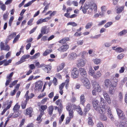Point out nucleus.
Wrapping results in <instances>:
<instances>
[{
	"label": "nucleus",
	"instance_id": "69168bd1",
	"mask_svg": "<svg viewBox=\"0 0 127 127\" xmlns=\"http://www.w3.org/2000/svg\"><path fill=\"white\" fill-rule=\"evenodd\" d=\"M12 80V79H7L5 84V85L7 86L8 85Z\"/></svg>",
	"mask_w": 127,
	"mask_h": 127
},
{
	"label": "nucleus",
	"instance_id": "052dcab7",
	"mask_svg": "<svg viewBox=\"0 0 127 127\" xmlns=\"http://www.w3.org/2000/svg\"><path fill=\"white\" fill-rule=\"evenodd\" d=\"M106 22V20H103L100 22L97 25L98 26H100L103 25Z\"/></svg>",
	"mask_w": 127,
	"mask_h": 127
},
{
	"label": "nucleus",
	"instance_id": "39448f33",
	"mask_svg": "<svg viewBox=\"0 0 127 127\" xmlns=\"http://www.w3.org/2000/svg\"><path fill=\"white\" fill-rule=\"evenodd\" d=\"M86 61L82 59H79L77 61V66L78 67H83L85 65Z\"/></svg>",
	"mask_w": 127,
	"mask_h": 127
},
{
	"label": "nucleus",
	"instance_id": "58836bf2",
	"mask_svg": "<svg viewBox=\"0 0 127 127\" xmlns=\"http://www.w3.org/2000/svg\"><path fill=\"white\" fill-rule=\"evenodd\" d=\"M27 103V102L24 101L22 102L21 106L23 109H24L26 108Z\"/></svg>",
	"mask_w": 127,
	"mask_h": 127
},
{
	"label": "nucleus",
	"instance_id": "c03bdc74",
	"mask_svg": "<svg viewBox=\"0 0 127 127\" xmlns=\"http://www.w3.org/2000/svg\"><path fill=\"white\" fill-rule=\"evenodd\" d=\"M70 25L73 27L76 26L77 25L74 22H69L67 24V25Z\"/></svg>",
	"mask_w": 127,
	"mask_h": 127
},
{
	"label": "nucleus",
	"instance_id": "4c0bfd02",
	"mask_svg": "<svg viewBox=\"0 0 127 127\" xmlns=\"http://www.w3.org/2000/svg\"><path fill=\"white\" fill-rule=\"evenodd\" d=\"M0 8L2 10L4 11L6 9V7L4 4L1 2L0 4Z\"/></svg>",
	"mask_w": 127,
	"mask_h": 127
},
{
	"label": "nucleus",
	"instance_id": "4d7b16f0",
	"mask_svg": "<svg viewBox=\"0 0 127 127\" xmlns=\"http://www.w3.org/2000/svg\"><path fill=\"white\" fill-rule=\"evenodd\" d=\"M12 61V60L10 59L8 61H6L5 62L4 64V66H6L9 64V63H11Z\"/></svg>",
	"mask_w": 127,
	"mask_h": 127
},
{
	"label": "nucleus",
	"instance_id": "f3484780",
	"mask_svg": "<svg viewBox=\"0 0 127 127\" xmlns=\"http://www.w3.org/2000/svg\"><path fill=\"white\" fill-rule=\"evenodd\" d=\"M101 75V72L99 71H97L96 73L94 74L93 77L95 79H98L100 78Z\"/></svg>",
	"mask_w": 127,
	"mask_h": 127
},
{
	"label": "nucleus",
	"instance_id": "5701e85b",
	"mask_svg": "<svg viewBox=\"0 0 127 127\" xmlns=\"http://www.w3.org/2000/svg\"><path fill=\"white\" fill-rule=\"evenodd\" d=\"M48 114L51 116L53 114V112L54 110V107L53 105H51L48 107Z\"/></svg>",
	"mask_w": 127,
	"mask_h": 127
},
{
	"label": "nucleus",
	"instance_id": "ddd939ff",
	"mask_svg": "<svg viewBox=\"0 0 127 127\" xmlns=\"http://www.w3.org/2000/svg\"><path fill=\"white\" fill-rule=\"evenodd\" d=\"M118 79L115 77L113 78V80L112 81V84L111 85V87L113 88H115L116 87L118 84Z\"/></svg>",
	"mask_w": 127,
	"mask_h": 127
},
{
	"label": "nucleus",
	"instance_id": "9b49d317",
	"mask_svg": "<svg viewBox=\"0 0 127 127\" xmlns=\"http://www.w3.org/2000/svg\"><path fill=\"white\" fill-rule=\"evenodd\" d=\"M69 48V46L67 45H63L62 46L60 47L58 49V50L61 52H64L66 51Z\"/></svg>",
	"mask_w": 127,
	"mask_h": 127
},
{
	"label": "nucleus",
	"instance_id": "864d4df0",
	"mask_svg": "<svg viewBox=\"0 0 127 127\" xmlns=\"http://www.w3.org/2000/svg\"><path fill=\"white\" fill-rule=\"evenodd\" d=\"M14 17L13 16H11L10 17L9 22V26H11V23L14 19Z\"/></svg>",
	"mask_w": 127,
	"mask_h": 127
},
{
	"label": "nucleus",
	"instance_id": "bb28decb",
	"mask_svg": "<svg viewBox=\"0 0 127 127\" xmlns=\"http://www.w3.org/2000/svg\"><path fill=\"white\" fill-rule=\"evenodd\" d=\"M116 109L119 117L124 114L123 112L120 109L118 108H116Z\"/></svg>",
	"mask_w": 127,
	"mask_h": 127
},
{
	"label": "nucleus",
	"instance_id": "f8f14e48",
	"mask_svg": "<svg viewBox=\"0 0 127 127\" xmlns=\"http://www.w3.org/2000/svg\"><path fill=\"white\" fill-rule=\"evenodd\" d=\"M47 108L46 105H42L39 109V111L40 113L41 114L44 115V111Z\"/></svg>",
	"mask_w": 127,
	"mask_h": 127
},
{
	"label": "nucleus",
	"instance_id": "f704fd0d",
	"mask_svg": "<svg viewBox=\"0 0 127 127\" xmlns=\"http://www.w3.org/2000/svg\"><path fill=\"white\" fill-rule=\"evenodd\" d=\"M115 90L114 88L112 87H110L109 88V93L111 95H113L115 92Z\"/></svg>",
	"mask_w": 127,
	"mask_h": 127
},
{
	"label": "nucleus",
	"instance_id": "aec40b11",
	"mask_svg": "<svg viewBox=\"0 0 127 127\" xmlns=\"http://www.w3.org/2000/svg\"><path fill=\"white\" fill-rule=\"evenodd\" d=\"M20 107V105H19L18 103H17L14 106L13 109L14 112H18L19 109Z\"/></svg>",
	"mask_w": 127,
	"mask_h": 127
},
{
	"label": "nucleus",
	"instance_id": "4468645a",
	"mask_svg": "<svg viewBox=\"0 0 127 127\" xmlns=\"http://www.w3.org/2000/svg\"><path fill=\"white\" fill-rule=\"evenodd\" d=\"M12 102V101H11L9 102L8 103V105H7L6 108H4L3 110L1 113L2 115H3L4 114L7 110L9 109L11 106Z\"/></svg>",
	"mask_w": 127,
	"mask_h": 127
},
{
	"label": "nucleus",
	"instance_id": "1a4fd4ad",
	"mask_svg": "<svg viewBox=\"0 0 127 127\" xmlns=\"http://www.w3.org/2000/svg\"><path fill=\"white\" fill-rule=\"evenodd\" d=\"M16 34V33L15 32H14L10 34L6 40L5 43L7 44L9 40L13 38L15 36Z\"/></svg>",
	"mask_w": 127,
	"mask_h": 127
},
{
	"label": "nucleus",
	"instance_id": "2f4dec72",
	"mask_svg": "<svg viewBox=\"0 0 127 127\" xmlns=\"http://www.w3.org/2000/svg\"><path fill=\"white\" fill-rule=\"evenodd\" d=\"M64 63H63L60 65L59 67L57 68V71L58 72L63 68L64 66Z\"/></svg>",
	"mask_w": 127,
	"mask_h": 127
},
{
	"label": "nucleus",
	"instance_id": "c9c22d12",
	"mask_svg": "<svg viewBox=\"0 0 127 127\" xmlns=\"http://www.w3.org/2000/svg\"><path fill=\"white\" fill-rule=\"evenodd\" d=\"M93 25V23L92 22H89L86 24L85 28L86 29H89L91 28Z\"/></svg>",
	"mask_w": 127,
	"mask_h": 127
},
{
	"label": "nucleus",
	"instance_id": "338daca9",
	"mask_svg": "<svg viewBox=\"0 0 127 127\" xmlns=\"http://www.w3.org/2000/svg\"><path fill=\"white\" fill-rule=\"evenodd\" d=\"M69 82V79H67L66 80L64 83L65 85V86L67 88L68 86V84Z\"/></svg>",
	"mask_w": 127,
	"mask_h": 127
},
{
	"label": "nucleus",
	"instance_id": "0eeeda50",
	"mask_svg": "<svg viewBox=\"0 0 127 127\" xmlns=\"http://www.w3.org/2000/svg\"><path fill=\"white\" fill-rule=\"evenodd\" d=\"M93 107L94 109L96 111L98 110L99 106V103L98 101L96 99L94 100L93 101Z\"/></svg>",
	"mask_w": 127,
	"mask_h": 127
},
{
	"label": "nucleus",
	"instance_id": "4be33fe9",
	"mask_svg": "<svg viewBox=\"0 0 127 127\" xmlns=\"http://www.w3.org/2000/svg\"><path fill=\"white\" fill-rule=\"evenodd\" d=\"M80 101L81 103L83 104L86 101V99L84 95H81L80 97Z\"/></svg>",
	"mask_w": 127,
	"mask_h": 127
},
{
	"label": "nucleus",
	"instance_id": "393cba45",
	"mask_svg": "<svg viewBox=\"0 0 127 127\" xmlns=\"http://www.w3.org/2000/svg\"><path fill=\"white\" fill-rule=\"evenodd\" d=\"M62 100L60 99H59L55 102V104L57 105H59L61 108L63 107V105L62 104Z\"/></svg>",
	"mask_w": 127,
	"mask_h": 127
},
{
	"label": "nucleus",
	"instance_id": "a878e982",
	"mask_svg": "<svg viewBox=\"0 0 127 127\" xmlns=\"http://www.w3.org/2000/svg\"><path fill=\"white\" fill-rule=\"evenodd\" d=\"M69 38L68 37H65L63 38L59 41V42L60 43H64L67 41L69 40Z\"/></svg>",
	"mask_w": 127,
	"mask_h": 127
},
{
	"label": "nucleus",
	"instance_id": "b1692460",
	"mask_svg": "<svg viewBox=\"0 0 127 127\" xmlns=\"http://www.w3.org/2000/svg\"><path fill=\"white\" fill-rule=\"evenodd\" d=\"M88 72L89 74L93 77L95 73V71L91 66L89 67Z\"/></svg>",
	"mask_w": 127,
	"mask_h": 127
},
{
	"label": "nucleus",
	"instance_id": "cd10ccee",
	"mask_svg": "<svg viewBox=\"0 0 127 127\" xmlns=\"http://www.w3.org/2000/svg\"><path fill=\"white\" fill-rule=\"evenodd\" d=\"M33 111L32 109V108L29 107L26 110V114L28 115H30Z\"/></svg>",
	"mask_w": 127,
	"mask_h": 127
},
{
	"label": "nucleus",
	"instance_id": "0e129e2a",
	"mask_svg": "<svg viewBox=\"0 0 127 127\" xmlns=\"http://www.w3.org/2000/svg\"><path fill=\"white\" fill-rule=\"evenodd\" d=\"M118 97L120 100H121L123 99V95L121 92L119 93Z\"/></svg>",
	"mask_w": 127,
	"mask_h": 127
},
{
	"label": "nucleus",
	"instance_id": "774afa93",
	"mask_svg": "<svg viewBox=\"0 0 127 127\" xmlns=\"http://www.w3.org/2000/svg\"><path fill=\"white\" fill-rule=\"evenodd\" d=\"M97 127H104L103 125L101 122H99L97 125Z\"/></svg>",
	"mask_w": 127,
	"mask_h": 127
},
{
	"label": "nucleus",
	"instance_id": "f03ea898",
	"mask_svg": "<svg viewBox=\"0 0 127 127\" xmlns=\"http://www.w3.org/2000/svg\"><path fill=\"white\" fill-rule=\"evenodd\" d=\"M81 81L83 83L84 86L87 88L88 89L90 88L91 86L90 82L87 77L82 78Z\"/></svg>",
	"mask_w": 127,
	"mask_h": 127
},
{
	"label": "nucleus",
	"instance_id": "ea45409f",
	"mask_svg": "<svg viewBox=\"0 0 127 127\" xmlns=\"http://www.w3.org/2000/svg\"><path fill=\"white\" fill-rule=\"evenodd\" d=\"M69 115L70 118H72L73 117V111L72 109H70L69 110Z\"/></svg>",
	"mask_w": 127,
	"mask_h": 127
},
{
	"label": "nucleus",
	"instance_id": "412c9836",
	"mask_svg": "<svg viewBox=\"0 0 127 127\" xmlns=\"http://www.w3.org/2000/svg\"><path fill=\"white\" fill-rule=\"evenodd\" d=\"M92 61L94 64L97 65L101 63V60L100 59L96 58L93 59Z\"/></svg>",
	"mask_w": 127,
	"mask_h": 127
},
{
	"label": "nucleus",
	"instance_id": "09e8293b",
	"mask_svg": "<svg viewBox=\"0 0 127 127\" xmlns=\"http://www.w3.org/2000/svg\"><path fill=\"white\" fill-rule=\"evenodd\" d=\"M20 37V35L19 34L17 35L14 39L13 41V43H15L16 41H17Z\"/></svg>",
	"mask_w": 127,
	"mask_h": 127
},
{
	"label": "nucleus",
	"instance_id": "c85d7f7f",
	"mask_svg": "<svg viewBox=\"0 0 127 127\" xmlns=\"http://www.w3.org/2000/svg\"><path fill=\"white\" fill-rule=\"evenodd\" d=\"M52 51L50 49H47L43 53V55L44 56H47Z\"/></svg>",
	"mask_w": 127,
	"mask_h": 127
},
{
	"label": "nucleus",
	"instance_id": "e433bc0d",
	"mask_svg": "<svg viewBox=\"0 0 127 127\" xmlns=\"http://www.w3.org/2000/svg\"><path fill=\"white\" fill-rule=\"evenodd\" d=\"M127 33V30H124L119 32L118 35L120 36H122L126 34Z\"/></svg>",
	"mask_w": 127,
	"mask_h": 127
},
{
	"label": "nucleus",
	"instance_id": "6e6552de",
	"mask_svg": "<svg viewBox=\"0 0 127 127\" xmlns=\"http://www.w3.org/2000/svg\"><path fill=\"white\" fill-rule=\"evenodd\" d=\"M51 18L50 17H46L44 19H39L37 22L36 23L37 25L42 23L43 22L48 21V20Z\"/></svg>",
	"mask_w": 127,
	"mask_h": 127
},
{
	"label": "nucleus",
	"instance_id": "680f3d73",
	"mask_svg": "<svg viewBox=\"0 0 127 127\" xmlns=\"http://www.w3.org/2000/svg\"><path fill=\"white\" fill-rule=\"evenodd\" d=\"M8 15V14L7 12H6V13L3 14V18L4 20H6L7 19Z\"/></svg>",
	"mask_w": 127,
	"mask_h": 127
},
{
	"label": "nucleus",
	"instance_id": "a211bd4d",
	"mask_svg": "<svg viewBox=\"0 0 127 127\" xmlns=\"http://www.w3.org/2000/svg\"><path fill=\"white\" fill-rule=\"evenodd\" d=\"M105 107L102 106V107H101L100 106L99 107L98 110L97 111L99 112L101 114H104L105 113Z\"/></svg>",
	"mask_w": 127,
	"mask_h": 127
},
{
	"label": "nucleus",
	"instance_id": "473e14b6",
	"mask_svg": "<svg viewBox=\"0 0 127 127\" xmlns=\"http://www.w3.org/2000/svg\"><path fill=\"white\" fill-rule=\"evenodd\" d=\"M44 71L47 72V73H49L50 72V71L51 70V68L50 67V66H48L47 67H45L43 68Z\"/></svg>",
	"mask_w": 127,
	"mask_h": 127
},
{
	"label": "nucleus",
	"instance_id": "603ef678",
	"mask_svg": "<svg viewBox=\"0 0 127 127\" xmlns=\"http://www.w3.org/2000/svg\"><path fill=\"white\" fill-rule=\"evenodd\" d=\"M49 4H47L45 6L44 8V10L42 11V13H45L47 11V9L49 8Z\"/></svg>",
	"mask_w": 127,
	"mask_h": 127
},
{
	"label": "nucleus",
	"instance_id": "dca6fc26",
	"mask_svg": "<svg viewBox=\"0 0 127 127\" xmlns=\"http://www.w3.org/2000/svg\"><path fill=\"white\" fill-rule=\"evenodd\" d=\"M47 27L45 26L42 27L41 30V33L43 35L44 34H47L49 32L48 30L46 29Z\"/></svg>",
	"mask_w": 127,
	"mask_h": 127
},
{
	"label": "nucleus",
	"instance_id": "5fc2aeb1",
	"mask_svg": "<svg viewBox=\"0 0 127 127\" xmlns=\"http://www.w3.org/2000/svg\"><path fill=\"white\" fill-rule=\"evenodd\" d=\"M10 49V48L9 46L8 45H7L6 46H4V47L3 48V50H5L8 51Z\"/></svg>",
	"mask_w": 127,
	"mask_h": 127
},
{
	"label": "nucleus",
	"instance_id": "de8ad7c7",
	"mask_svg": "<svg viewBox=\"0 0 127 127\" xmlns=\"http://www.w3.org/2000/svg\"><path fill=\"white\" fill-rule=\"evenodd\" d=\"M116 51L117 52L120 53L124 51V50L121 47H118L116 48Z\"/></svg>",
	"mask_w": 127,
	"mask_h": 127
},
{
	"label": "nucleus",
	"instance_id": "e2e57ef3",
	"mask_svg": "<svg viewBox=\"0 0 127 127\" xmlns=\"http://www.w3.org/2000/svg\"><path fill=\"white\" fill-rule=\"evenodd\" d=\"M123 115H122L119 117V118L122 120H125L126 119V117L125 116L124 114Z\"/></svg>",
	"mask_w": 127,
	"mask_h": 127
},
{
	"label": "nucleus",
	"instance_id": "20e7f679",
	"mask_svg": "<svg viewBox=\"0 0 127 127\" xmlns=\"http://www.w3.org/2000/svg\"><path fill=\"white\" fill-rule=\"evenodd\" d=\"M43 86L42 82L41 81H39L35 83L34 90L36 91H39L40 90Z\"/></svg>",
	"mask_w": 127,
	"mask_h": 127
},
{
	"label": "nucleus",
	"instance_id": "49530a36",
	"mask_svg": "<svg viewBox=\"0 0 127 127\" xmlns=\"http://www.w3.org/2000/svg\"><path fill=\"white\" fill-rule=\"evenodd\" d=\"M113 23L112 22H109L107 23L105 25L104 27L105 28H107L109 27L111 25H112Z\"/></svg>",
	"mask_w": 127,
	"mask_h": 127
},
{
	"label": "nucleus",
	"instance_id": "72a5a7b5",
	"mask_svg": "<svg viewBox=\"0 0 127 127\" xmlns=\"http://www.w3.org/2000/svg\"><path fill=\"white\" fill-rule=\"evenodd\" d=\"M21 113L20 112H14L13 113V118H16L20 115Z\"/></svg>",
	"mask_w": 127,
	"mask_h": 127
},
{
	"label": "nucleus",
	"instance_id": "f257e3e1",
	"mask_svg": "<svg viewBox=\"0 0 127 127\" xmlns=\"http://www.w3.org/2000/svg\"><path fill=\"white\" fill-rule=\"evenodd\" d=\"M88 9H89L88 11L89 14H90L93 13H95L97 11V5L92 2H90L88 5L85 4L82 10L84 13L85 14L86 13V10Z\"/></svg>",
	"mask_w": 127,
	"mask_h": 127
},
{
	"label": "nucleus",
	"instance_id": "2eb2a0df",
	"mask_svg": "<svg viewBox=\"0 0 127 127\" xmlns=\"http://www.w3.org/2000/svg\"><path fill=\"white\" fill-rule=\"evenodd\" d=\"M94 87L97 92H100L101 91V89L98 83H96L94 85Z\"/></svg>",
	"mask_w": 127,
	"mask_h": 127
},
{
	"label": "nucleus",
	"instance_id": "3c124183",
	"mask_svg": "<svg viewBox=\"0 0 127 127\" xmlns=\"http://www.w3.org/2000/svg\"><path fill=\"white\" fill-rule=\"evenodd\" d=\"M100 118L101 120L103 121H106L107 119V118L106 116L102 114L101 115Z\"/></svg>",
	"mask_w": 127,
	"mask_h": 127
},
{
	"label": "nucleus",
	"instance_id": "7ed1b4c3",
	"mask_svg": "<svg viewBox=\"0 0 127 127\" xmlns=\"http://www.w3.org/2000/svg\"><path fill=\"white\" fill-rule=\"evenodd\" d=\"M79 72L76 68H74L71 72V76L73 78H76L78 76Z\"/></svg>",
	"mask_w": 127,
	"mask_h": 127
},
{
	"label": "nucleus",
	"instance_id": "a19ab883",
	"mask_svg": "<svg viewBox=\"0 0 127 127\" xmlns=\"http://www.w3.org/2000/svg\"><path fill=\"white\" fill-rule=\"evenodd\" d=\"M103 95L105 99L109 97V95L107 92L106 91H104L103 92Z\"/></svg>",
	"mask_w": 127,
	"mask_h": 127
},
{
	"label": "nucleus",
	"instance_id": "79ce46f5",
	"mask_svg": "<svg viewBox=\"0 0 127 127\" xmlns=\"http://www.w3.org/2000/svg\"><path fill=\"white\" fill-rule=\"evenodd\" d=\"M88 119V124L92 126L94 124V123L92 118H89Z\"/></svg>",
	"mask_w": 127,
	"mask_h": 127
},
{
	"label": "nucleus",
	"instance_id": "8fccbe9b",
	"mask_svg": "<svg viewBox=\"0 0 127 127\" xmlns=\"http://www.w3.org/2000/svg\"><path fill=\"white\" fill-rule=\"evenodd\" d=\"M40 55V53H38L34 55L31 58V59H35L39 57Z\"/></svg>",
	"mask_w": 127,
	"mask_h": 127
},
{
	"label": "nucleus",
	"instance_id": "423d86ee",
	"mask_svg": "<svg viewBox=\"0 0 127 127\" xmlns=\"http://www.w3.org/2000/svg\"><path fill=\"white\" fill-rule=\"evenodd\" d=\"M79 72L82 78L87 77L86 71L84 68H80L79 69Z\"/></svg>",
	"mask_w": 127,
	"mask_h": 127
},
{
	"label": "nucleus",
	"instance_id": "a18cd8bd",
	"mask_svg": "<svg viewBox=\"0 0 127 127\" xmlns=\"http://www.w3.org/2000/svg\"><path fill=\"white\" fill-rule=\"evenodd\" d=\"M124 6H122L121 7H119L117 9V13H120L124 9Z\"/></svg>",
	"mask_w": 127,
	"mask_h": 127
},
{
	"label": "nucleus",
	"instance_id": "c756f323",
	"mask_svg": "<svg viewBox=\"0 0 127 127\" xmlns=\"http://www.w3.org/2000/svg\"><path fill=\"white\" fill-rule=\"evenodd\" d=\"M30 56L29 55H25L23 56L21 58L20 60L23 62L25 61V60L29 58Z\"/></svg>",
	"mask_w": 127,
	"mask_h": 127
},
{
	"label": "nucleus",
	"instance_id": "6e6d98bb",
	"mask_svg": "<svg viewBox=\"0 0 127 127\" xmlns=\"http://www.w3.org/2000/svg\"><path fill=\"white\" fill-rule=\"evenodd\" d=\"M53 82L55 86H56L57 84V80L55 77L54 78Z\"/></svg>",
	"mask_w": 127,
	"mask_h": 127
},
{
	"label": "nucleus",
	"instance_id": "bf43d9fd",
	"mask_svg": "<svg viewBox=\"0 0 127 127\" xmlns=\"http://www.w3.org/2000/svg\"><path fill=\"white\" fill-rule=\"evenodd\" d=\"M85 1V0H81L80 1L79 3V4L82 5L81 6L80 8V10L82 9V8H83V7H82V5H83L84 2Z\"/></svg>",
	"mask_w": 127,
	"mask_h": 127
},
{
	"label": "nucleus",
	"instance_id": "6ab92c4d",
	"mask_svg": "<svg viewBox=\"0 0 127 127\" xmlns=\"http://www.w3.org/2000/svg\"><path fill=\"white\" fill-rule=\"evenodd\" d=\"M105 85L106 87H108L109 86L110 87H111V85L112 84L111 81L108 79H106L104 81Z\"/></svg>",
	"mask_w": 127,
	"mask_h": 127
},
{
	"label": "nucleus",
	"instance_id": "9d476101",
	"mask_svg": "<svg viewBox=\"0 0 127 127\" xmlns=\"http://www.w3.org/2000/svg\"><path fill=\"white\" fill-rule=\"evenodd\" d=\"M77 57V55L75 53H72L69 54L68 58L69 60H73L75 59Z\"/></svg>",
	"mask_w": 127,
	"mask_h": 127
},
{
	"label": "nucleus",
	"instance_id": "7c9ffc66",
	"mask_svg": "<svg viewBox=\"0 0 127 127\" xmlns=\"http://www.w3.org/2000/svg\"><path fill=\"white\" fill-rule=\"evenodd\" d=\"M108 116L112 120H113L114 119L113 117L112 114V113L110 111V110L109 109H108Z\"/></svg>",
	"mask_w": 127,
	"mask_h": 127
},
{
	"label": "nucleus",
	"instance_id": "13d9d810",
	"mask_svg": "<svg viewBox=\"0 0 127 127\" xmlns=\"http://www.w3.org/2000/svg\"><path fill=\"white\" fill-rule=\"evenodd\" d=\"M33 2L31 1L25 4L24 5V7H28L31 5Z\"/></svg>",
	"mask_w": 127,
	"mask_h": 127
},
{
	"label": "nucleus",
	"instance_id": "37998d69",
	"mask_svg": "<svg viewBox=\"0 0 127 127\" xmlns=\"http://www.w3.org/2000/svg\"><path fill=\"white\" fill-rule=\"evenodd\" d=\"M64 118V114H62L60 118L59 119V123L61 124L62 122L63 121Z\"/></svg>",
	"mask_w": 127,
	"mask_h": 127
}]
</instances>
